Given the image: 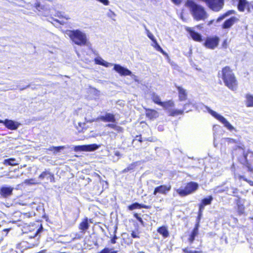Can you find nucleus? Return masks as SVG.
Masks as SVG:
<instances>
[{
    "instance_id": "1",
    "label": "nucleus",
    "mask_w": 253,
    "mask_h": 253,
    "mask_svg": "<svg viewBox=\"0 0 253 253\" xmlns=\"http://www.w3.org/2000/svg\"><path fill=\"white\" fill-rule=\"evenodd\" d=\"M238 161L247 167L249 170L253 169V152L250 150L247 151L241 146H238L235 150Z\"/></svg>"
},
{
    "instance_id": "2",
    "label": "nucleus",
    "mask_w": 253,
    "mask_h": 253,
    "mask_svg": "<svg viewBox=\"0 0 253 253\" xmlns=\"http://www.w3.org/2000/svg\"><path fill=\"white\" fill-rule=\"evenodd\" d=\"M186 6L189 8L194 19L197 21L205 20L208 17V14L205 8L193 0H187Z\"/></svg>"
},
{
    "instance_id": "3",
    "label": "nucleus",
    "mask_w": 253,
    "mask_h": 253,
    "mask_svg": "<svg viewBox=\"0 0 253 253\" xmlns=\"http://www.w3.org/2000/svg\"><path fill=\"white\" fill-rule=\"evenodd\" d=\"M221 76L225 85L230 89L234 91L237 89L238 82L232 70L228 66L224 67L222 71L218 73Z\"/></svg>"
},
{
    "instance_id": "4",
    "label": "nucleus",
    "mask_w": 253,
    "mask_h": 253,
    "mask_svg": "<svg viewBox=\"0 0 253 253\" xmlns=\"http://www.w3.org/2000/svg\"><path fill=\"white\" fill-rule=\"evenodd\" d=\"M66 34L76 44L85 45L87 42L86 34L79 30H69Z\"/></svg>"
},
{
    "instance_id": "5",
    "label": "nucleus",
    "mask_w": 253,
    "mask_h": 253,
    "mask_svg": "<svg viewBox=\"0 0 253 253\" xmlns=\"http://www.w3.org/2000/svg\"><path fill=\"white\" fill-rule=\"evenodd\" d=\"M199 185L195 182H190L185 186L184 189H177L176 192L181 197H184L195 192L198 188Z\"/></svg>"
},
{
    "instance_id": "6",
    "label": "nucleus",
    "mask_w": 253,
    "mask_h": 253,
    "mask_svg": "<svg viewBox=\"0 0 253 253\" xmlns=\"http://www.w3.org/2000/svg\"><path fill=\"white\" fill-rule=\"evenodd\" d=\"M204 106L206 108L208 112L215 119L220 121L224 126L226 127L230 131L234 130V127L230 124V123L222 116L218 114L216 112L211 109L209 107L206 106Z\"/></svg>"
},
{
    "instance_id": "7",
    "label": "nucleus",
    "mask_w": 253,
    "mask_h": 253,
    "mask_svg": "<svg viewBox=\"0 0 253 253\" xmlns=\"http://www.w3.org/2000/svg\"><path fill=\"white\" fill-rule=\"evenodd\" d=\"M207 6L212 11H220L224 5V0H205Z\"/></svg>"
},
{
    "instance_id": "8",
    "label": "nucleus",
    "mask_w": 253,
    "mask_h": 253,
    "mask_svg": "<svg viewBox=\"0 0 253 253\" xmlns=\"http://www.w3.org/2000/svg\"><path fill=\"white\" fill-rule=\"evenodd\" d=\"M99 145H98L96 144H92L89 145H79L76 146L74 147V150L75 151H93L97 150L99 148Z\"/></svg>"
},
{
    "instance_id": "9",
    "label": "nucleus",
    "mask_w": 253,
    "mask_h": 253,
    "mask_svg": "<svg viewBox=\"0 0 253 253\" xmlns=\"http://www.w3.org/2000/svg\"><path fill=\"white\" fill-rule=\"evenodd\" d=\"M219 41V39L217 37L208 38L204 42V45L207 48L213 49L218 45Z\"/></svg>"
},
{
    "instance_id": "10",
    "label": "nucleus",
    "mask_w": 253,
    "mask_h": 253,
    "mask_svg": "<svg viewBox=\"0 0 253 253\" xmlns=\"http://www.w3.org/2000/svg\"><path fill=\"white\" fill-rule=\"evenodd\" d=\"M113 70L122 76L131 75V71L120 64H114Z\"/></svg>"
},
{
    "instance_id": "11",
    "label": "nucleus",
    "mask_w": 253,
    "mask_h": 253,
    "mask_svg": "<svg viewBox=\"0 0 253 253\" xmlns=\"http://www.w3.org/2000/svg\"><path fill=\"white\" fill-rule=\"evenodd\" d=\"M1 123L3 124L6 128L10 130H16L21 125V124L19 122L9 119L2 120V122Z\"/></svg>"
},
{
    "instance_id": "12",
    "label": "nucleus",
    "mask_w": 253,
    "mask_h": 253,
    "mask_svg": "<svg viewBox=\"0 0 253 253\" xmlns=\"http://www.w3.org/2000/svg\"><path fill=\"white\" fill-rule=\"evenodd\" d=\"M13 188L7 185H4L0 188V195L4 198H8L12 194Z\"/></svg>"
},
{
    "instance_id": "13",
    "label": "nucleus",
    "mask_w": 253,
    "mask_h": 253,
    "mask_svg": "<svg viewBox=\"0 0 253 253\" xmlns=\"http://www.w3.org/2000/svg\"><path fill=\"white\" fill-rule=\"evenodd\" d=\"M171 186L165 185H162L156 187L154 190L153 195H156L157 193L166 195L170 190Z\"/></svg>"
},
{
    "instance_id": "14",
    "label": "nucleus",
    "mask_w": 253,
    "mask_h": 253,
    "mask_svg": "<svg viewBox=\"0 0 253 253\" xmlns=\"http://www.w3.org/2000/svg\"><path fill=\"white\" fill-rule=\"evenodd\" d=\"M39 179L41 180H42L44 179L50 182H54V174L51 173L49 170H45L43 171L39 176Z\"/></svg>"
},
{
    "instance_id": "15",
    "label": "nucleus",
    "mask_w": 253,
    "mask_h": 253,
    "mask_svg": "<svg viewBox=\"0 0 253 253\" xmlns=\"http://www.w3.org/2000/svg\"><path fill=\"white\" fill-rule=\"evenodd\" d=\"M186 31L189 33L191 37L194 41L198 42H201L203 41L202 36L200 33L189 27L186 28Z\"/></svg>"
},
{
    "instance_id": "16",
    "label": "nucleus",
    "mask_w": 253,
    "mask_h": 253,
    "mask_svg": "<svg viewBox=\"0 0 253 253\" xmlns=\"http://www.w3.org/2000/svg\"><path fill=\"white\" fill-rule=\"evenodd\" d=\"M238 21V19L234 16L226 20L222 24V28L223 29H230L236 22Z\"/></svg>"
},
{
    "instance_id": "17",
    "label": "nucleus",
    "mask_w": 253,
    "mask_h": 253,
    "mask_svg": "<svg viewBox=\"0 0 253 253\" xmlns=\"http://www.w3.org/2000/svg\"><path fill=\"white\" fill-rule=\"evenodd\" d=\"M99 119L104 122H112L116 121L115 115L110 113H106L105 115L101 116Z\"/></svg>"
},
{
    "instance_id": "18",
    "label": "nucleus",
    "mask_w": 253,
    "mask_h": 253,
    "mask_svg": "<svg viewBox=\"0 0 253 253\" xmlns=\"http://www.w3.org/2000/svg\"><path fill=\"white\" fill-rule=\"evenodd\" d=\"M127 208H128V210H129V211H133L135 209H140L141 208L149 209H150V206L146 205H144V204H139L137 202H135V203L132 204L131 205L128 206Z\"/></svg>"
},
{
    "instance_id": "19",
    "label": "nucleus",
    "mask_w": 253,
    "mask_h": 253,
    "mask_svg": "<svg viewBox=\"0 0 253 253\" xmlns=\"http://www.w3.org/2000/svg\"><path fill=\"white\" fill-rule=\"evenodd\" d=\"M178 92V97L180 101H184L187 99V93L186 90L182 87L180 86H176Z\"/></svg>"
},
{
    "instance_id": "20",
    "label": "nucleus",
    "mask_w": 253,
    "mask_h": 253,
    "mask_svg": "<svg viewBox=\"0 0 253 253\" xmlns=\"http://www.w3.org/2000/svg\"><path fill=\"white\" fill-rule=\"evenodd\" d=\"M89 224L88 219L87 217L85 218L84 220L80 224L79 229L82 230V233H84L88 229Z\"/></svg>"
},
{
    "instance_id": "21",
    "label": "nucleus",
    "mask_w": 253,
    "mask_h": 253,
    "mask_svg": "<svg viewBox=\"0 0 253 253\" xmlns=\"http://www.w3.org/2000/svg\"><path fill=\"white\" fill-rule=\"evenodd\" d=\"M146 116L150 120L155 119L158 116V112L152 109H146Z\"/></svg>"
},
{
    "instance_id": "22",
    "label": "nucleus",
    "mask_w": 253,
    "mask_h": 253,
    "mask_svg": "<svg viewBox=\"0 0 253 253\" xmlns=\"http://www.w3.org/2000/svg\"><path fill=\"white\" fill-rule=\"evenodd\" d=\"M157 231L165 238L168 237L169 235V231L166 226H163L159 227Z\"/></svg>"
},
{
    "instance_id": "23",
    "label": "nucleus",
    "mask_w": 253,
    "mask_h": 253,
    "mask_svg": "<svg viewBox=\"0 0 253 253\" xmlns=\"http://www.w3.org/2000/svg\"><path fill=\"white\" fill-rule=\"evenodd\" d=\"M246 105L248 107H253V95L247 94L246 95Z\"/></svg>"
},
{
    "instance_id": "24",
    "label": "nucleus",
    "mask_w": 253,
    "mask_h": 253,
    "mask_svg": "<svg viewBox=\"0 0 253 253\" xmlns=\"http://www.w3.org/2000/svg\"><path fill=\"white\" fill-rule=\"evenodd\" d=\"M248 2L246 0H239L238 4V8L240 11H244L246 7L248 6Z\"/></svg>"
},
{
    "instance_id": "25",
    "label": "nucleus",
    "mask_w": 253,
    "mask_h": 253,
    "mask_svg": "<svg viewBox=\"0 0 253 253\" xmlns=\"http://www.w3.org/2000/svg\"><path fill=\"white\" fill-rule=\"evenodd\" d=\"M235 11L233 10H230L227 11L226 12L224 13L223 14L220 16L216 20V23L220 22L221 21L225 19L226 17L230 15L231 14H234Z\"/></svg>"
},
{
    "instance_id": "26",
    "label": "nucleus",
    "mask_w": 253,
    "mask_h": 253,
    "mask_svg": "<svg viewBox=\"0 0 253 253\" xmlns=\"http://www.w3.org/2000/svg\"><path fill=\"white\" fill-rule=\"evenodd\" d=\"M4 164L10 166H15L18 165V163L15 159L9 158L4 160Z\"/></svg>"
},
{
    "instance_id": "27",
    "label": "nucleus",
    "mask_w": 253,
    "mask_h": 253,
    "mask_svg": "<svg viewBox=\"0 0 253 253\" xmlns=\"http://www.w3.org/2000/svg\"><path fill=\"white\" fill-rule=\"evenodd\" d=\"M226 192L227 194L229 195L237 196L236 194L238 193V190L236 188L230 186V188L228 187Z\"/></svg>"
},
{
    "instance_id": "28",
    "label": "nucleus",
    "mask_w": 253,
    "mask_h": 253,
    "mask_svg": "<svg viewBox=\"0 0 253 253\" xmlns=\"http://www.w3.org/2000/svg\"><path fill=\"white\" fill-rule=\"evenodd\" d=\"M212 200L213 197L211 196H209L208 197L204 198L202 200L201 204L206 206L207 205H210Z\"/></svg>"
},
{
    "instance_id": "29",
    "label": "nucleus",
    "mask_w": 253,
    "mask_h": 253,
    "mask_svg": "<svg viewBox=\"0 0 253 253\" xmlns=\"http://www.w3.org/2000/svg\"><path fill=\"white\" fill-rule=\"evenodd\" d=\"M198 231L199 230L195 229H193L192 230L189 238V240L191 243H192L194 241L195 237L198 235Z\"/></svg>"
},
{
    "instance_id": "30",
    "label": "nucleus",
    "mask_w": 253,
    "mask_h": 253,
    "mask_svg": "<svg viewBox=\"0 0 253 253\" xmlns=\"http://www.w3.org/2000/svg\"><path fill=\"white\" fill-rule=\"evenodd\" d=\"M160 106L163 107L166 109H168L169 107H173L174 106V103L173 101L169 100L166 102H162V103L160 105Z\"/></svg>"
},
{
    "instance_id": "31",
    "label": "nucleus",
    "mask_w": 253,
    "mask_h": 253,
    "mask_svg": "<svg viewBox=\"0 0 253 253\" xmlns=\"http://www.w3.org/2000/svg\"><path fill=\"white\" fill-rule=\"evenodd\" d=\"M228 186L223 187L222 186H217L213 189L214 193H220L227 191Z\"/></svg>"
},
{
    "instance_id": "32",
    "label": "nucleus",
    "mask_w": 253,
    "mask_h": 253,
    "mask_svg": "<svg viewBox=\"0 0 253 253\" xmlns=\"http://www.w3.org/2000/svg\"><path fill=\"white\" fill-rule=\"evenodd\" d=\"M118 251H115L114 248L105 247L98 253H117Z\"/></svg>"
},
{
    "instance_id": "33",
    "label": "nucleus",
    "mask_w": 253,
    "mask_h": 253,
    "mask_svg": "<svg viewBox=\"0 0 253 253\" xmlns=\"http://www.w3.org/2000/svg\"><path fill=\"white\" fill-rule=\"evenodd\" d=\"M69 148H70V147L68 145L55 146L53 152V154L55 155L57 153L60 152L61 150H62L64 149Z\"/></svg>"
},
{
    "instance_id": "34",
    "label": "nucleus",
    "mask_w": 253,
    "mask_h": 253,
    "mask_svg": "<svg viewBox=\"0 0 253 253\" xmlns=\"http://www.w3.org/2000/svg\"><path fill=\"white\" fill-rule=\"evenodd\" d=\"M152 99L154 103L159 105L161 104L162 102L161 101L160 97L155 93H153L152 96Z\"/></svg>"
},
{
    "instance_id": "35",
    "label": "nucleus",
    "mask_w": 253,
    "mask_h": 253,
    "mask_svg": "<svg viewBox=\"0 0 253 253\" xmlns=\"http://www.w3.org/2000/svg\"><path fill=\"white\" fill-rule=\"evenodd\" d=\"M183 113V110H171L170 111V116H175L178 115H181Z\"/></svg>"
},
{
    "instance_id": "36",
    "label": "nucleus",
    "mask_w": 253,
    "mask_h": 253,
    "mask_svg": "<svg viewBox=\"0 0 253 253\" xmlns=\"http://www.w3.org/2000/svg\"><path fill=\"white\" fill-rule=\"evenodd\" d=\"M154 45V46L156 48V49L160 52L164 54H166V53L165 52V51L163 50L162 48L160 46V45L158 44L157 41H155V42H153Z\"/></svg>"
},
{
    "instance_id": "37",
    "label": "nucleus",
    "mask_w": 253,
    "mask_h": 253,
    "mask_svg": "<svg viewBox=\"0 0 253 253\" xmlns=\"http://www.w3.org/2000/svg\"><path fill=\"white\" fill-rule=\"evenodd\" d=\"M42 231H43V227L41 225V227L39 229H38V230L36 231V232L35 233H34L33 234H32V235H31L30 236V238H35V237H37Z\"/></svg>"
},
{
    "instance_id": "38",
    "label": "nucleus",
    "mask_w": 253,
    "mask_h": 253,
    "mask_svg": "<svg viewBox=\"0 0 253 253\" xmlns=\"http://www.w3.org/2000/svg\"><path fill=\"white\" fill-rule=\"evenodd\" d=\"M144 28L145 29V30L146 31L147 35L148 37V38L152 41L153 42H155L156 41V39L155 38L153 35L149 31L148 29H147L146 27L144 26Z\"/></svg>"
},
{
    "instance_id": "39",
    "label": "nucleus",
    "mask_w": 253,
    "mask_h": 253,
    "mask_svg": "<svg viewBox=\"0 0 253 253\" xmlns=\"http://www.w3.org/2000/svg\"><path fill=\"white\" fill-rule=\"evenodd\" d=\"M135 164L134 163L130 164L125 169L122 171V173H126L129 171L133 170L135 168Z\"/></svg>"
},
{
    "instance_id": "40",
    "label": "nucleus",
    "mask_w": 253,
    "mask_h": 253,
    "mask_svg": "<svg viewBox=\"0 0 253 253\" xmlns=\"http://www.w3.org/2000/svg\"><path fill=\"white\" fill-rule=\"evenodd\" d=\"M104 60L101 57H97L95 59V63L98 65H103Z\"/></svg>"
},
{
    "instance_id": "41",
    "label": "nucleus",
    "mask_w": 253,
    "mask_h": 253,
    "mask_svg": "<svg viewBox=\"0 0 253 253\" xmlns=\"http://www.w3.org/2000/svg\"><path fill=\"white\" fill-rule=\"evenodd\" d=\"M190 106H191V104L190 103L185 104L184 105L183 109L182 110H183V112L184 111H185L186 112H188L189 111L191 110Z\"/></svg>"
},
{
    "instance_id": "42",
    "label": "nucleus",
    "mask_w": 253,
    "mask_h": 253,
    "mask_svg": "<svg viewBox=\"0 0 253 253\" xmlns=\"http://www.w3.org/2000/svg\"><path fill=\"white\" fill-rule=\"evenodd\" d=\"M24 183L27 184H35L38 183L34 179H26Z\"/></svg>"
},
{
    "instance_id": "43",
    "label": "nucleus",
    "mask_w": 253,
    "mask_h": 253,
    "mask_svg": "<svg viewBox=\"0 0 253 253\" xmlns=\"http://www.w3.org/2000/svg\"><path fill=\"white\" fill-rule=\"evenodd\" d=\"M133 216L142 225H144V222L142 218L139 216L138 213H135Z\"/></svg>"
},
{
    "instance_id": "44",
    "label": "nucleus",
    "mask_w": 253,
    "mask_h": 253,
    "mask_svg": "<svg viewBox=\"0 0 253 253\" xmlns=\"http://www.w3.org/2000/svg\"><path fill=\"white\" fill-rule=\"evenodd\" d=\"M226 141L230 143H238L239 140H236L231 138H226Z\"/></svg>"
},
{
    "instance_id": "45",
    "label": "nucleus",
    "mask_w": 253,
    "mask_h": 253,
    "mask_svg": "<svg viewBox=\"0 0 253 253\" xmlns=\"http://www.w3.org/2000/svg\"><path fill=\"white\" fill-rule=\"evenodd\" d=\"M114 129L117 131L118 132H122L123 130V127L117 125H116V126Z\"/></svg>"
},
{
    "instance_id": "46",
    "label": "nucleus",
    "mask_w": 253,
    "mask_h": 253,
    "mask_svg": "<svg viewBox=\"0 0 253 253\" xmlns=\"http://www.w3.org/2000/svg\"><path fill=\"white\" fill-rule=\"evenodd\" d=\"M116 232V230L115 231V233ZM117 237L115 234L114 237L111 239V242L112 244H115L116 243V239H117Z\"/></svg>"
},
{
    "instance_id": "47",
    "label": "nucleus",
    "mask_w": 253,
    "mask_h": 253,
    "mask_svg": "<svg viewBox=\"0 0 253 253\" xmlns=\"http://www.w3.org/2000/svg\"><path fill=\"white\" fill-rule=\"evenodd\" d=\"M103 63L104 64H103L102 66H105L106 67H110L111 66H113V65L114 66V64H113L112 63L107 62L106 61H104Z\"/></svg>"
},
{
    "instance_id": "48",
    "label": "nucleus",
    "mask_w": 253,
    "mask_h": 253,
    "mask_svg": "<svg viewBox=\"0 0 253 253\" xmlns=\"http://www.w3.org/2000/svg\"><path fill=\"white\" fill-rule=\"evenodd\" d=\"M129 76L131 77V79H133L134 81H135L136 82H139L138 77L136 76H135L134 74H132V73H131V75H129Z\"/></svg>"
},
{
    "instance_id": "49",
    "label": "nucleus",
    "mask_w": 253,
    "mask_h": 253,
    "mask_svg": "<svg viewBox=\"0 0 253 253\" xmlns=\"http://www.w3.org/2000/svg\"><path fill=\"white\" fill-rule=\"evenodd\" d=\"M205 206H204L202 204H200L199 205V212L202 213L203 212V211L204 210V209L205 208Z\"/></svg>"
},
{
    "instance_id": "50",
    "label": "nucleus",
    "mask_w": 253,
    "mask_h": 253,
    "mask_svg": "<svg viewBox=\"0 0 253 253\" xmlns=\"http://www.w3.org/2000/svg\"><path fill=\"white\" fill-rule=\"evenodd\" d=\"M200 221L196 220V224L195 225V227H194V229H195L196 230H199V228L200 227Z\"/></svg>"
},
{
    "instance_id": "51",
    "label": "nucleus",
    "mask_w": 253,
    "mask_h": 253,
    "mask_svg": "<svg viewBox=\"0 0 253 253\" xmlns=\"http://www.w3.org/2000/svg\"><path fill=\"white\" fill-rule=\"evenodd\" d=\"M116 125L114 124H108L106 125V126L108 127H111V128L114 129L116 126Z\"/></svg>"
},
{
    "instance_id": "52",
    "label": "nucleus",
    "mask_w": 253,
    "mask_h": 253,
    "mask_svg": "<svg viewBox=\"0 0 253 253\" xmlns=\"http://www.w3.org/2000/svg\"><path fill=\"white\" fill-rule=\"evenodd\" d=\"M183 251L186 253H196L197 252L196 251L193 252L192 251H190V250H189L188 249H187V248L184 249Z\"/></svg>"
},
{
    "instance_id": "53",
    "label": "nucleus",
    "mask_w": 253,
    "mask_h": 253,
    "mask_svg": "<svg viewBox=\"0 0 253 253\" xmlns=\"http://www.w3.org/2000/svg\"><path fill=\"white\" fill-rule=\"evenodd\" d=\"M171 1L175 4L178 5L179 4L181 1L182 0H171Z\"/></svg>"
},
{
    "instance_id": "54",
    "label": "nucleus",
    "mask_w": 253,
    "mask_h": 253,
    "mask_svg": "<svg viewBox=\"0 0 253 253\" xmlns=\"http://www.w3.org/2000/svg\"><path fill=\"white\" fill-rule=\"evenodd\" d=\"M202 213L198 212V216L197 217L196 220L200 221V220H201V219L202 218Z\"/></svg>"
},
{
    "instance_id": "55",
    "label": "nucleus",
    "mask_w": 253,
    "mask_h": 253,
    "mask_svg": "<svg viewBox=\"0 0 253 253\" xmlns=\"http://www.w3.org/2000/svg\"><path fill=\"white\" fill-rule=\"evenodd\" d=\"M131 237L133 238H136L138 237L136 232L132 231L131 233Z\"/></svg>"
},
{
    "instance_id": "56",
    "label": "nucleus",
    "mask_w": 253,
    "mask_h": 253,
    "mask_svg": "<svg viewBox=\"0 0 253 253\" xmlns=\"http://www.w3.org/2000/svg\"><path fill=\"white\" fill-rule=\"evenodd\" d=\"M236 197L238 198V199H237V200H236V202L237 205L238 206H239L240 198V197H238V196H237Z\"/></svg>"
},
{
    "instance_id": "57",
    "label": "nucleus",
    "mask_w": 253,
    "mask_h": 253,
    "mask_svg": "<svg viewBox=\"0 0 253 253\" xmlns=\"http://www.w3.org/2000/svg\"><path fill=\"white\" fill-rule=\"evenodd\" d=\"M54 147H55V146H50V147H49L48 148L46 149L47 150L53 152V150L54 149Z\"/></svg>"
},
{
    "instance_id": "58",
    "label": "nucleus",
    "mask_w": 253,
    "mask_h": 253,
    "mask_svg": "<svg viewBox=\"0 0 253 253\" xmlns=\"http://www.w3.org/2000/svg\"><path fill=\"white\" fill-rule=\"evenodd\" d=\"M136 138H138V139H137V140L138 141H139V142H141L142 141V139H141V135H137Z\"/></svg>"
},
{
    "instance_id": "59",
    "label": "nucleus",
    "mask_w": 253,
    "mask_h": 253,
    "mask_svg": "<svg viewBox=\"0 0 253 253\" xmlns=\"http://www.w3.org/2000/svg\"><path fill=\"white\" fill-rule=\"evenodd\" d=\"M115 155L116 156H121L120 153L119 151H116L115 152Z\"/></svg>"
},
{
    "instance_id": "60",
    "label": "nucleus",
    "mask_w": 253,
    "mask_h": 253,
    "mask_svg": "<svg viewBox=\"0 0 253 253\" xmlns=\"http://www.w3.org/2000/svg\"><path fill=\"white\" fill-rule=\"evenodd\" d=\"M95 176L97 177H98L99 178L100 181L101 182V178L100 176L98 174H97V173H95Z\"/></svg>"
},
{
    "instance_id": "61",
    "label": "nucleus",
    "mask_w": 253,
    "mask_h": 253,
    "mask_svg": "<svg viewBox=\"0 0 253 253\" xmlns=\"http://www.w3.org/2000/svg\"><path fill=\"white\" fill-rule=\"evenodd\" d=\"M214 22V20H211V21H210L208 23V25H211Z\"/></svg>"
},
{
    "instance_id": "62",
    "label": "nucleus",
    "mask_w": 253,
    "mask_h": 253,
    "mask_svg": "<svg viewBox=\"0 0 253 253\" xmlns=\"http://www.w3.org/2000/svg\"><path fill=\"white\" fill-rule=\"evenodd\" d=\"M29 86V85H27L26 87H20V86H19L18 87L21 90H23L25 88H26L27 87H28Z\"/></svg>"
},
{
    "instance_id": "63",
    "label": "nucleus",
    "mask_w": 253,
    "mask_h": 253,
    "mask_svg": "<svg viewBox=\"0 0 253 253\" xmlns=\"http://www.w3.org/2000/svg\"><path fill=\"white\" fill-rule=\"evenodd\" d=\"M249 183H250V184L251 185H253V181H249Z\"/></svg>"
},
{
    "instance_id": "64",
    "label": "nucleus",
    "mask_w": 253,
    "mask_h": 253,
    "mask_svg": "<svg viewBox=\"0 0 253 253\" xmlns=\"http://www.w3.org/2000/svg\"><path fill=\"white\" fill-rule=\"evenodd\" d=\"M2 120H0V123H2Z\"/></svg>"
}]
</instances>
